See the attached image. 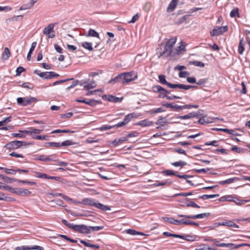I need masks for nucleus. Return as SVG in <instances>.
Masks as SVG:
<instances>
[{
    "instance_id": "1",
    "label": "nucleus",
    "mask_w": 250,
    "mask_h": 250,
    "mask_svg": "<svg viewBox=\"0 0 250 250\" xmlns=\"http://www.w3.org/2000/svg\"><path fill=\"white\" fill-rule=\"evenodd\" d=\"M81 204L85 206H90L94 207L103 211L110 210L109 207L105 206L98 202L96 200L89 198L83 199L81 202Z\"/></svg>"
},
{
    "instance_id": "2",
    "label": "nucleus",
    "mask_w": 250,
    "mask_h": 250,
    "mask_svg": "<svg viewBox=\"0 0 250 250\" xmlns=\"http://www.w3.org/2000/svg\"><path fill=\"white\" fill-rule=\"evenodd\" d=\"M176 40V37H173L168 40L166 42L165 49L163 54L167 53L168 55H173L174 50L172 49V47L175 45Z\"/></svg>"
},
{
    "instance_id": "3",
    "label": "nucleus",
    "mask_w": 250,
    "mask_h": 250,
    "mask_svg": "<svg viewBox=\"0 0 250 250\" xmlns=\"http://www.w3.org/2000/svg\"><path fill=\"white\" fill-rule=\"evenodd\" d=\"M121 74H123L122 77V83H127L133 81L137 79V74L134 71L129 72L123 73Z\"/></svg>"
},
{
    "instance_id": "4",
    "label": "nucleus",
    "mask_w": 250,
    "mask_h": 250,
    "mask_svg": "<svg viewBox=\"0 0 250 250\" xmlns=\"http://www.w3.org/2000/svg\"><path fill=\"white\" fill-rule=\"evenodd\" d=\"M153 92L159 93V97L161 98H166L169 92L163 88L159 85H155L152 87Z\"/></svg>"
},
{
    "instance_id": "5",
    "label": "nucleus",
    "mask_w": 250,
    "mask_h": 250,
    "mask_svg": "<svg viewBox=\"0 0 250 250\" xmlns=\"http://www.w3.org/2000/svg\"><path fill=\"white\" fill-rule=\"evenodd\" d=\"M54 28V25L53 24H49L44 28L43 31V34L47 35L48 38H53L55 36Z\"/></svg>"
},
{
    "instance_id": "6",
    "label": "nucleus",
    "mask_w": 250,
    "mask_h": 250,
    "mask_svg": "<svg viewBox=\"0 0 250 250\" xmlns=\"http://www.w3.org/2000/svg\"><path fill=\"white\" fill-rule=\"evenodd\" d=\"M228 29L227 26L216 27L210 32V35L211 36H218L226 32Z\"/></svg>"
},
{
    "instance_id": "7",
    "label": "nucleus",
    "mask_w": 250,
    "mask_h": 250,
    "mask_svg": "<svg viewBox=\"0 0 250 250\" xmlns=\"http://www.w3.org/2000/svg\"><path fill=\"white\" fill-rule=\"evenodd\" d=\"M210 215V213H201L197 215H182V214H178V216L179 217H184L186 218H190L193 219H202L205 217H207Z\"/></svg>"
},
{
    "instance_id": "8",
    "label": "nucleus",
    "mask_w": 250,
    "mask_h": 250,
    "mask_svg": "<svg viewBox=\"0 0 250 250\" xmlns=\"http://www.w3.org/2000/svg\"><path fill=\"white\" fill-rule=\"evenodd\" d=\"M7 145L9 148L15 149L20 148L23 145H26V143L20 141H14L10 142Z\"/></svg>"
},
{
    "instance_id": "9",
    "label": "nucleus",
    "mask_w": 250,
    "mask_h": 250,
    "mask_svg": "<svg viewBox=\"0 0 250 250\" xmlns=\"http://www.w3.org/2000/svg\"><path fill=\"white\" fill-rule=\"evenodd\" d=\"M12 192L21 196H26L31 194V191L26 189L16 188L12 189Z\"/></svg>"
},
{
    "instance_id": "10",
    "label": "nucleus",
    "mask_w": 250,
    "mask_h": 250,
    "mask_svg": "<svg viewBox=\"0 0 250 250\" xmlns=\"http://www.w3.org/2000/svg\"><path fill=\"white\" fill-rule=\"evenodd\" d=\"M163 220L167 222H168L170 224L175 225H183V220H176L172 218H168L166 217H164L162 218Z\"/></svg>"
},
{
    "instance_id": "11",
    "label": "nucleus",
    "mask_w": 250,
    "mask_h": 250,
    "mask_svg": "<svg viewBox=\"0 0 250 250\" xmlns=\"http://www.w3.org/2000/svg\"><path fill=\"white\" fill-rule=\"evenodd\" d=\"M16 250H44L43 247L39 246H34L32 247H29L27 246H22L21 247H17L15 248Z\"/></svg>"
},
{
    "instance_id": "12",
    "label": "nucleus",
    "mask_w": 250,
    "mask_h": 250,
    "mask_svg": "<svg viewBox=\"0 0 250 250\" xmlns=\"http://www.w3.org/2000/svg\"><path fill=\"white\" fill-rule=\"evenodd\" d=\"M81 85L83 87L85 90H89L96 87V84L94 81L89 83L87 81H82Z\"/></svg>"
},
{
    "instance_id": "13",
    "label": "nucleus",
    "mask_w": 250,
    "mask_h": 250,
    "mask_svg": "<svg viewBox=\"0 0 250 250\" xmlns=\"http://www.w3.org/2000/svg\"><path fill=\"white\" fill-rule=\"evenodd\" d=\"M103 98L109 102H112L114 103H119L121 102L123 98H119L114 96L113 95H104Z\"/></svg>"
},
{
    "instance_id": "14",
    "label": "nucleus",
    "mask_w": 250,
    "mask_h": 250,
    "mask_svg": "<svg viewBox=\"0 0 250 250\" xmlns=\"http://www.w3.org/2000/svg\"><path fill=\"white\" fill-rule=\"evenodd\" d=\"M220 247H225L228 249V250H231L233 249H236L242 247V245H235L233 243H221Z\"/></svg>"
},
{
    "instance_id": "15",
    "label": "nucleus",
    "mask_w": 250,
    "mask_h": 250,
    "mask_svg": "<svg viewBox=\"0 0 250 250\" xmlns=\"http://www.w3.org/2000/svg\"><path fill=\"white\" fill-rule=\"evenodd\" d=\"M214 118H210L207 116H204L198 120V123L201 125L209 124L214 122Z\"/></svg>"
},
{
    "instance_id": "16",
    "label": "nucleus",
    "mask_w": 250,
    "mask_h": 250,
    "mask_svg": "<svg viewBox=\"0 0 250 250\" xmlns=\"http://www.w3.org/2000/svg\"><path fill=\"white\" fill-rule=\"evenodd\" d=\"M186 43L181 41L180 42V45L174 51L173 54H179L182 52L185 51Z\"/></svg>"
},
{
    "instance_id": "17",
    "label": "nucleus",
    "mask_w": 250,
    "mask_h": 250,
    "mask_svg": "<svg viewBox=\"0 0 250 250\" xmlns=\"http://www.w3.org/2000/svg\"><path fill=\"white\" fill-rule=\"evenodd\" d=\"M42 129H38L34 128H30L27 130H21L20 131L21 132L25 133L27 134H39L42 131Z\"/></svg>"
},
{
    "instance_id": "18",
    "label": "nucleus",
    "mask_w": 250,
    "mask_h": 250,
    "mask_svg": "<svg viewBox=\"0 0 250 250\" xmlns=\"http://www.w3.org/2000/svg\"><path fill=\"white\" fill-rule=\"evenodd\" d=\"M222 226H227L229 227L238 228V226L230 220H225L221 222Z\"/></svg>"
},
{
    "instance_id": "19",
    "label": "nucleus",
    "mask_w": 250,
    "mask_h": 250,
    "mask_svg": "<svg viewBox=\"0 0 250 250\" xmlns=\"http://www.w3.org/2000/svg\"><path fill=\"white\" fill-rule=\"evenodd\" d=\"M178 0H172L167 7L168 12L173 11L176 8Z\"/></svg>"
},
{
    "instance_id": "20",
    "label": "nucleus",
    "mask_w": 250,
    "mask_h": 250,
    "mask_svg": "<svg viewBox=\"0 0 250 250\" xmlns=\"http://www.w3.org/2000/svg\"><path fill=\"white\" fill-rule=\"evenodd\" d=\"M37 101V99L34 97H26L24 98L23 106H26L31 104L32 103Z\"/></svg>"
},
{
    "instance_id": "21",
    "label": "nucleus",
    "mask_w": 250,
    "mask_h": 250,
    "mask_svg": "<svg viewBox=\"0 0 250 250\" xmlns=\"http://www.w3.org/2000/svg\"><path fill=\"white\" fill-rule=\"evenodd\" d=\"M158 79L159 82L163 84H165L167 85L168 87L169 88V84H171V83H168L166 78V76L164 75H160L158 76Z\"/></svg>"
},
{
    "instance_id": "22",
    "label": "nucleus",
    "mask_w": 250,
    "mask_h": 250,
    "mask_svg": "<svg viewBox=\"0 0 250 250\" xmlns=\"http://www.w3.org/2000/svg\"><path fill=\"white\" fill-rule=\"evenodd\" d=\"M152 123L147 120H144L137 122L136 125L143 127L150 126Z\"/></svg>"
},
{
    "instance_id": "23",
    "label": "nucleus",
    "mask_w": 250,
    "mask_h": 250,
    "mask_svg": "<svg viewBox=\"0 0 250 250\" xmlns=\"http://www.w3.org/2000/svg\"><path fill=\"white\" fill-rule=\"evenodd\" d=\"M197 114L195 112H191L189 114L184 115V116H179L177 117L178 119H180L182 120L188 119L191 118H194L196 117Z\"/></svg>"
},
{
    "instance_id": "24",
    "label": "nucleus",
    "mask_w": 250,
    "mask_h": 250,
    "mask_svg": "<svg viewBox=\"0 0 250 250\" xmlns=\"http://www.w3.org/2000/svg\"><path fill=\"white\" fill-rule=\"evenodd\" d=\"M85 36L86 37H92L100 39L99 33L92 29H90L88 31V34Z\"/></svg>"
},
{
    "instance_id": "25",
    "label": "nucleus",
    "mask_w": 250,
    "mask_h": 250,
    "mask_svg": "<svg viewBox=\"0 0 250 250\" xmlns=\"http://www.w3.org/2000/svg\"><path fill=\"white\" fill-rule=\"evenodd\" d=\"M164 105L167 108H173L174 110H182V106H180L177 104L173 105L172 104L170 103H167L166 104H164Z\"/></svg>"
},
{
    "instance_id": "26",
    "label": "nucleus",
    "mask_w": 250,
    "mask_h": 250,
    "mask_svg": "<svg viewBox=\"0 0 250 250\" xmlns=\"http://www.w3.org/2000/svg\"><path fill=\"white\" fill-rule=\"evenodd\" d=\"M81 45L84 48L88 50L89 51H92L93 50V48L92 47V44L90 42H83L81 43Z\"/></svg>"
},
{
    "instance_id": "27",
    "label": "nucleus",
    "mask_w": 250,
    "mask_h": 250,
    "mask_svg": "<svg viewBox=\"0 0 250 250\" xmlns=\"http://www.w3.org/2000/svg\"><path fill=\"white\" fill-rule=\"evenodd\" d=\"M122 75L123 74H119L118 76H116L115 77H114V78L112 79L111 80H110L109 82H108V83H112V84H114L115 83H116L117 82H122Z\"/></svg>"
},
{
    "instance_id": "28",
    "label": "nucleus",
    "mask_w": 250,
    "mask_h": 250,
    "mask_svg": "<svg viewBox=\"0 0 250 250\" xmlns=\"http://www.w3.org/2000/svg\"><path fill=\"white\" fill-rule=\"evenodd\" d=\"M89 226L81 225L80 232L82 233H89L90 232Z\"/></svg>"
},
{
    "instance_id": "29",
    "label": "nucleus",
    "mask_w": 250,
    "mask_h": 250,
    "mask_svg": "<svg viewBox=\"0 0 250 250\" xmlns=\"http://www.w3.org/2000/svg\"><path fill=\"white\" fill-rule=\"evenodd\" d=\"M238 52L240 54L242 55L245 50L244 43L243 42V39H242L239 42L238 45Z\"/></svg>"
},
{
    "instance_id": "30",
    "label": "nucleus",
    "mask_w": 250,
    "mask_h": 250,
    "mask_svg": "<svg viewBox=\"0 0 250 250\" xmlns=\"http://www.w3.org/2000/svg\"><path fill=\"white\" fill-rule=\"evenodd\" d=\"M240 179L237 177H233L231 178L228 179L226 180L221 181L220 182L221 184H229L232 183L236 181L239 180Z\"/></svg>"
},
{
    "instance_id": "31",
    "label": "nucleus",
    "mask_w": 250,
    "mask_h": 250,
    "mask_svg": "<svg viewBox=\"0 0 250 250\" xmlns=\"http://www.w3.org/2000/svg\"><path fill=\"white\" fill-rule=\"evenodd\" d=\"M125 231L127 234L132 235H143V236L145 235L144 233H143L142 232L137 231H136L134 229H127L125 230Z\"/></svg>"
},
{
    "instance_id": "32",
    "label": "nucleus",
    "mask_w": 250,
    "mask_h": 250,
    "mask_svg": "<svg viewBox=\"0 0 250 250\" xmlns=\"http://www.w3.org/2000/svg\"><path fill=\"white\" fill-rule=\"evenodd\" d=\"M10 56V52L7 47L4 48V52L2 54V59L4 60H7Z\"/></svg>"
},
{
    "instance_id": "33",
    "label": "nucleus",
    "mask_w": 250,
    "mask_h": 250,
    "mask_svg": "<svg viewBox=\"0 0 250 250\" xmlns=\"http://www.w3.org/2000/svg\"><path fill=\"white\" fill-rule=\"evenodd\" d=\"M11 116H9L3 119L1 121H0V127L6 125L8 123L11 121Z\"/></svg>"
},
{
    "instance_id": "34",
    "label": "nucleus",
    "mask_w": 250,
    "mask_h": 250,
    "mask_svg": "<svg viewBox=\"0 0 250 250\" xmlns=\"http://www.w3.org/2000/svg\"><path fill=\"white\" fill-rule=\"evenodd\" d=\"M171 164L172 166L176 167H183L185 166L186 165H187V163L184 161H180L172 163Z\"/></svg>"
},
{
    "instance_id": "35",
    "label": "nucleus",
    "mask_w": 250,
    "mask_h": 250,
    "mask_svg": "<svg viewBox=\"0 0 250 250\" xmlns=\"http://www.w3.org/2000/svg\"><path fill=\"white\" fill-rule=\"evenodd\" d=\"M0 200H3L6 201H13V199L10 197H8L5 195V194L0 192Z\"/></svg>"
},
{
    "instance_id": "36",
    "label": "nucleus",
    "mask_w": 250,
    "mask_h": 250,
    "mask_svg": "<svg viewBox=\"0 0 250 250\" xmlns=\"http://www.w3.org/2000/svg\"><path fill=\"white\" fill-rule=\"evenodd\" d=\"M37 75L41 77V78L48 79H50V76L49 75V72H42L40 73H37Z\"/></svg>"
},
{
    "instance_id": "37",
    "label": "nucleus",
    "mask_w": 250,
    "mask_h": 250,
    "mask_svg": "<svg viewBox=\"0 0 250 250\" xmlns=\"http://www.w3.org/2000/svg\"><path fill=\"white\" fill-rule=\"evenodd\" d=\"M181 239H185L188 241H194L196 240V237L195 236H191V235H186L183 236V238H181Z\"/></svg>"
},
{
    "instance_id": "38",
    "label": "nucleus",
    "mask_w": 250,
    "mask_h": 250,
    "mask_svg": "<svg viewBox=\"0 0 250 250\" xmlns=\"http://www.w3.org/2000/svg\"><path fill=\"white\" fill-rule=\"evenodd\" d=\"M219 196V194H211V195H203L201 196H200L199 198H202L203 199H208L210 198H213L215 197H217Z\"/></svg>"
},
{
    "instance_id": "39",
    "label": "nucleus",
    "mask_w": 250,
    "mask_h": 250,
    "mask_svg": "<svg viewBox=\"0 0 250 250\" xmlns=\"http://www.w3.org/2000/svg\"><path fill=\"white\" fill-rule=\"evenodd\" d=\"M185 85L182 84H169V88H178L180 89H185Z\"/></svg>"
},
{
    "instance_id": "40",
    "label": "nucleus",
    "mask_w": 250,
    "mask_h": 250,
    "mask_svg": "<svg viewBox=\"0 0 250 250\" xmlns=\"http://www.w3.org/2000/svg\"><path fill=\"white\" fill-rule=\"evenodd\" d=\"M163 234L166 236H171V237H176V238H183V235H179V234H172V233H170L168 232H164L163 233Z\"/></svg>"
},
{
    "instance_id": "41",
    "label": "nucleus",
    "mask_w": 250,
    "mask_h": 250,
    "mask_svg": "<svg viewBox=\"0 0 250 250\" xmlns=\"http://www.w3.org/2000/svg\"><path fill=\"white\" fill-rule=\"evenodd\" d=\"M134 117V115L133 113H130L127 114L125 118H124V121L125 122V124L128 123L131 119Z\"/></svg>"
},
{
    "instance_id": "42",
    "label": "nucleus",
    "mask_w": 250,
    "mask_h": 250,
    "mask_svg": "<svg viewBox=\"0 0 250 250\" xmlns=\"http://www.w3.org/2000/svg\"><path fill=\"white\" fill-rule=\"evenodd\" d=\"M183 225H194L198 226L199 225L198 223L189 220H183Z\"/></svg>"
},
{
    "instance_id": "43",
    "label": "nucleus",
    "mask_w": 250,
    "mask_h": 250,
    "mask_svg": "<svg viewBox=\"0 0 250 250\" xmlns=\"http://www.w3.org/2000/svg\"><path fill=\"white\" fill-rule=\"evenodd\" d=\"M90 229V232L91 231H99L104 228V226H95V227H91L89 226Z\"/></svg>"
},
{
    "instance_id": "44",
    "label": "nucleus",
    "mask_w": 250,
    "mask_h": 250,
    "mask_svg": "<svg viewBox=\"0 0 250 250\" xmlns=\"http://www.w3.org/2000/svg\"><path fill=\"white\" fill-rule=\"evenodd\" d=\"M4 172L7 174L15 175L16 174L17 171L13 169H9L6 168V169H4Z\"/></svg>"
},
{
    "instance_id": "45",
    "label": "nucleus",
    "mask_w": 250,
    "mask_h": 250,
    "mask_svg": "<svg viewBox=\"0 0 250 250\" xmlns=\"http://www.w3.org/2000/svg\"><path fill=\"white\" fill-rule=\"evenodd\" d=\"M35 173L36 174V176L38 178L47 179L48 175L45 173H40L39 172L35 171Z\"/></svg>"
},
{
    "instance_id": "46",
    "label": "nucleus",
    "mask_w": 250,
    "mask_h": 250,
    "mask_svg": "<svg viewBox=\"0 0 250 250\" xmlns=\"http://www.w3.org/2000/svg\"><path fill=\"white\" fill-rule=\"evenodd\" d=\"M73 144V143L70 140H66V141L62 142L61 144H60L61 147L63 146H69L72 145Z\"/></svg>"
},
{
    "instance_id": "47",
    "label": "nucleus",
    "mask_w": 250,
    "mask_h": 250,
    "mask_svg": "<svg viewBox=\"0 0 250 250\" xmlns=\"http://www.w3.org/2000/svg\"><path fill=\"white\" fill-rule=\"evenodd\" d=\"M192 195V193L191 192H186V193H177V194H174L173 197H177V196H184V197H187V196H190Z\"/></svg>"
},
{
    "instance_id": "48",
    "label": "nucleus",
    "mask_w": 250,
    "mask_h": 250,
    "mask_svg": "<svg viewBox=\"0 0 250 250\" xmlns=\"http://www.w3.org/2000/svg\"><path fill=\"white\" fill-rule=\"evenodd\" d=\"M81 225H74L72 224L70 229L73 230L80 232Z\"/></svg>"
},
{
    "instance_id": "49",
    "label": "nucleus",
    "mask_w": 250,
    "mask_h": 250,
    "mask_svg": "<svg viewBox=\"0 0 250 250\" xmlns=\"http://www.w3.org/2000/svg\"><path fill=\"white\" fill-rule=\"evenodd\" d=\"M163 173L167 176L176 175V173L172 170H166Z\"/></svg>"
},
{
    "instance_id": "50",
    "label": "nucleus",
    "mask_w": 250,
    "mask_h": 250,
    "mask_svg": "<svg viewBox=\"0 0 250 250\" xmlns=\"http://www.w3.org/2000/svg\"><path fill=\"white\" fill-rule=\"evenodd\" d=\"M231 150L232 151H235L237 153H242L243 152V150L242 148H241L240 147H237L236 146H234L232 147H231Z\"/></svg>"
},
{
    "instance_id": "51",
    "label": "nucleus",
    "mask_w": 250,
    "mask_h": 250,
    "mask_svg": "<svg viewBox=\"0 0 250 250\" xmlns=\"http://www.w3.org/2000/svg\"><path fill=\"white\" fill-rule=\"evenodd\" d=\"M198 105L197 104L191 105V104H187L185 105L182 106V110L184 109L190 108H197L198 107Z\"/></svg>"
},
{
    "instance_id": "52",
    "label": "nucleus",
    "mask_w": 250,
    "mask_h": 250,
    "mask_svg": "<svg viewBox=\"0 0 250 250\" xmlns=\"http://www.w3.org/2000/svg\"><path fill=\"white\" fill-rule=\"evenodd\" d=\"M139 133L137 132H133L131 133L127 134L125 137L127 138V140H128V138L131 137H136L138 136Z\"/></svg>"
},
{
    "instance_id": "53",
    "label": "nucleus",
    "mask_w": 250,
    "mask_h": 250,
    "mask_svg": "<svg viewBox=\"0 0 250 250\" xmlns=\"http://www.w3.org/2000/svg\"><path fill=\"white\" fill-rule=\"evenodd\" d=\"M189 75V73L188 71H181L179 74V76L180 78H185Z\"/></svg>"
},
{
    "instance_id": "54",
    "label": "nucleus",
    "mask_w": 250,
    "mask_h": 250,
    "mask_svg": "<svg viewBox=\"0 0 250 250\" xmlns=\"http://www.w3.org/2000/svg\"><path fill=\"white\" fill-rule=\"evenodd\" d=\"M237 14H238V9H233L230 13V16L232 18L235 17Z\"/></svg>"
},
{
    "instance_id": "55",
    "label": "nucleus",
    "mask_w": 250,
    "mask_h": 250,
    "mask_svg": "<svg viewBox=\"0 0 250 250\" xmlns=\"http://www.w3.org/2000/svg\"><path fill=\"white\" fill-rule=\"evenodd\" d=\"M4 181L7 183L10 184L15 181V180L14 179H12L7 176H5Z\"/></svg>"
},
{
    "instance_id": "56",
    "label": "nucleus",
    "mask_w": 250,
    "mask_h": 250,
    "mask_svg": "<svg viewBox=\"0 0 250 250\" xmlns=\"http://www.w3.org/2000/svg\"><path fill=\"white\" fill-rule=\"evenodd\" d=\"M10 155L12 157H17V158H22L24 157V156L22 155L18 154L15 152H13L11 153L10 154Z\"/></svg>"
},
{
    "instance_id": "57",
    "label": "nucleus",
    "mask_w": 250,
    "mask_h": 250,
    "mask_svg": "<svg viewBox=\"0 0 250 250\" xmlns=\"http://www.w3.org/2000/svg\"><path fill=\"white\" fill-rule=\"evenodd\" d=\"M24 70V68L20 66L18 67L16 70L17 75H20Z\"/></svg>"
},
{
    "instance_id": "58",
    "label": "nucleus",
    "mask_w": 250,
    "mask_h": 250,
    "mask_svg": "<svg viewBox=\"0 0 250 250\" xmlns=\"http://www.w3.org/2000/svg\"><path fill=\"white\" fill-rule=\"evenodd\" d=\"M220 226H222L221 222V223L216 222V223H214L213 224V225H212L211 226H210L209 228L210 229H214L216 228H217Z\"/></svg>"
},
{
    "instance_id": "59",
    "label": "nucleus",
    "mask_w": 250,
    "mask_h": 250,
    "mask_svg": "<svg viewBox=\"0 0 250 250\" xmlns=\"http://www.w3.org/2000/svg\"><path fill=\"white\" fill-rule=\"evenodd\" d=\"M167 184L166 182H159L157 181L155 183L153 184L154 187H158L165 185Z\"/></svg>"
},
{
    "instance_id": "60",
    "label": "nucleus",
    "mask_w": 250,
    "mask_h": 250,
    "mask_svg": "<svg viewBox=\"0 0 250 250\" xmlns=\"http://www.w3.org/2000/svg\"><path fill=\"white\" fill-rule=\"evenodd\" d=\"M49 144L53 147H57V148H60L61 147V145L60 143H57V142H50L49 143Z\"/></svg>"
},
{
    "instance_id": "61",
    "label": "nucleus",
    "mask_w": 250,
    "mask_h": 250,
    "mask_svg": "<svg viewBox=\"0 0 250 250\" xmlns=\"http://www.w3.org/2000/svg\"><path fill=\"white\" fill-rule=\"evenodd\" d=\"M54 48L57 52H58L59 53H62V48L58 44H54Z\"/></svg>"
},
{
    "instance_id": "62",
    "label": "nucleus",
    "mask_w": 250,
    "mask_h": 250,
    "mask_svg": "<svg viewBox=\"0 0 250 250\" xmlns=\"http://www.w3.org/2000/svg\"><path fill=\"white\" fill-rule=\"evenodd\" d=\"M139 15L138 14L135 15L132 18L131 21H129V23H134L136 21L138 20Z\"/></svg>"
},
{
    "instance_id": "63",
    "label": "nucleus",
    "mask_w": 250,
    "mask_h": 250,
    "mask_svg": "<svg viewBox=\"0 0 250 250\" xmlns=\"http://www.w3.org/2000/svg\"><path fill=\"white\" fill-rule=\"evenodd\" d=\"M188 207H191L193 208H200V207L193 202H191L189 204H187Z\"/></svg>"
},
{
    "instance_id": "64",
    "label": "nucleus",
    "mask_w": 250,
    "mask_h": 250,
    "mask_svg": "<svg viewBox=\"0 0 250 250\" xmlns=\"http://www.w3.org/2000/svg\"><path fill=\"white\" fill-rule=\"evenodd\" d=\"M241 201L242 200H240L238 199L236 197H234L233 202H234L237 205L241 206Z\"/></svg>"
}]
</instances>
